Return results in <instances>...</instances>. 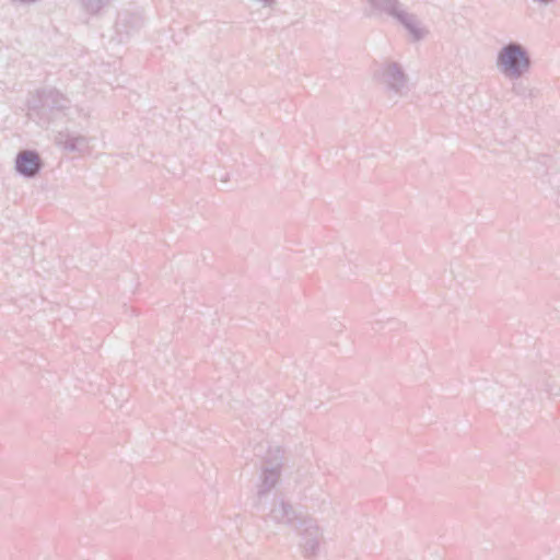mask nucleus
<instances>
[{
	"instance_id": "obj_2",
	"label": "nucleus",
	"mask_w": 560,
	"mask_h": 560,
	"mask_svg": "<svg viewBox=\"0 0 560 560\" xmlns=\"http://www.w3.org/2000/svg\"><path fill=\"white\" fill-rule=\"evenodd\" d=\"M69 108V100L50 88L37 91L28 100L30 115H35L47 124L55 121L61 115H67L66 112Z\"/></svg>"
},
{
	"instance_id": "obj_5",
	"label": "nucleus",
	"mask_w": 560,
	"mask_h": 560,
	"mask_svg": "<svg viewBox=\"0 0 560 560\" xmlns=\"http://www.w3.org/2000/svg\"><path fill=\"white\" fill-rule=\"evenodd\" d=\"M303 518L304 517L299 514L288 500L279 495L273 499L266 520L277 525L293 526L294 528H298V525L303 521Z\"/></svg>"
},
{
	"instance_id": "obj_8",
	"label": "nucleus",
	"mask_w": 560,
	"mask_h": 560,
	"mask_svg": "<svg viewBox=\"0 0 560 560\" xmlns=\"http://www.w3.org/2000/svg\"><path fill=\"white\" fill-rule=\"evenodd\" d=\"M144 23V19L140 12L121 11L118 14L116 28L119 34L130 35L139 31Z\"/></svg>"
},
{
	"instance_id": "obj_1",
	"label": "nucleus",
	"mask_w": 560,
	"mask_h": 560,
	"mask_svg": "<svg viewBox=\"0 0 560 560\" xmlns=\"http://www.w3.org/2000/svg\"><path fill=\"white\" fill-rule=\"evenodd\" d=\"M532 58L528 49L521 43L511 40L497 52L495 67L508 80H517L532 69Z\"/></svg>"
},
{
	"instance_id": "obj_9",
	"label": "nucleus",
	"mask_w": 560,
	"mask_h": 560,
	"mask_svg": "<svg viewBox=\"0 0 560 560\" xmlns=\"http://www.w3.org/2000/svg\"><path fill=\"white\" fill-rule=\"evenodd\" d=\"M92 139L85 137V136H75L71 133H62L59 132L56 138L55 142L62 147L68 152H79L84 153L90 149V141Z\"/></svg>"
},
{
	"instance_id": "obj_12",
	"label": "nucleus",
	"mask_w": 560,
	"mask_h": 560,
	"mask_svg": "<svg viewBox=\"0 0 560 560\" xmlns=\"http://www.w3.org/2000/svg\"><path fill=\"white\" fill-rule=\"evenodd\" d=\"M512 81V86H511V92L518 96V97H523V98H528V97H533L534 96V89H532L527 83H525L524 81L517 79V80H511Z\"/></svg>"
},
{
	"instance_id": "obj_6",
	"label": "nucleus",
	"mask_w": 560,
	"mask_h": 560,
	"mask_svg": "<svg viewBox=\"0 0 560 560\" xmlns=\"http://www.w3.org/2000/svg\"><path fill=\"white\" fill-rule=\"evenodd\" d=\"M296 529L301 536V546L304 553L306 556L316 555L322 539V532L316 521L310 517H304L298 525Z\"/></svg>"
},
{
	"instance_id": "obj_4",
	"label": "nucleus",
	"mask_w": 560,
	"mask_h": 560,
	"mask_svg": "<svg viewBox=\"0 0 560 560\" xmlns=\"http://www.w3.org/2000/svg\"><path fill=\"white\" fill-rule=\"evenodd\" d=\"M282 451L276 446L268 450L261 464L260 485L258 486V499L261 500L280 480L282 467Z\"/></svg>"
},
{
	"instance_id": "obj_14",
	"label": "nucleus",
	"mask_w": 560,
	"mask_h": 560,
	"mask_svg": "<svg viewBox=\"0 0 560 560\" xmlns=\"http://www.w3.org/2000/svg\"><path fill=\"white\" fill-rule=\"evenodd\" d=\"M546 390H547L548 393H550V394H555V395H557V394H558V393H555V392L552 390V388L549 386V384H546Z\"/></svg>"
},
{
	"instance_id": "obj_7",
	"label": "nucleus",
	"mask_w": 560,
	"mask_h": 560,
	"mask_svg": "<svg viewBox=\"0 0 560 560\" xmlns=\"http://www.w3.org/2000/svg\"><path fill=\"white\" fill-rule=\"evenodd\" d=\"M42 167L43 162L36 151L22 150L15 158V171L26 178H34Z\"/></svg>"
},
{
	"instance_id": "obj_13",
	"label": "nucleus",
	"mask_w": 560,
	"mask_h": 560,
	"mask_svg": "<svg viewBox=\"0 0 560 560\" xmlns=\"http://www.w3.org/2000/svg\"><path fill=\"white\" fill-rule=\"evenodd\" d=\"M110 2L112 0H81L83 9L91 14L100 13Z\"/></svg>"
},
{
	"instance_id": "obj_11",
	"label": "nucleus",
	"mask_w": 560,
	"mask_h": 560,
	"mask_svg": "<svg viewBox=\"0 0 560 560\" xmlns=\"http://www.w3.org/2000/svg\"><path fill=\"white\" fill-rule=\"evenodd\" d=\"M366 2L375 11L386 13L393 18L402 9L399 0H366Z\"/></svg>"
},
{
	"instance_id": "obj_3",
	"label": "nucleus",
	"mask_w": 560,
	"mask_h": 560,
	"mask_svg": "<svg viewBox=\"0 0 560 560\" xmlns=\"http://www.w3.org/2000/svg\"><path fill=\"white\" fill-rule=\"evenodd\" d=\"M375 79L392 97H402L408 93L409 78L396 61H385L375 72Z\"/></svg>"
},
{
	"instance_id": "obj_10",
	"label": "nucleus",
	"mask_w": 560,
	"mask_h": 560,
	"mask_svg": "<svg viewBox=\"0 0 560 560\" xmlns=\"http://www.w3.org/2000/svg\"><path fill=\"white\" fill-rule=\"evenodd\" d=\"M394 19L405 26L413 40H421L428 35V30L422 25L421 21L415 14L404 9Z\"/></svg>"
}]
</instances>
